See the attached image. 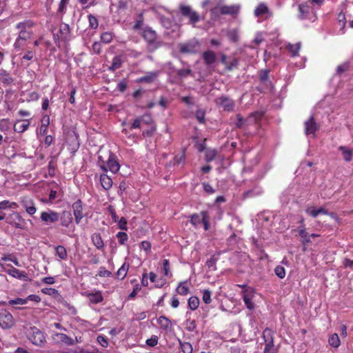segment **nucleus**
Masks as SVG:
<instances>
[{
    "label": "nucleus",
    "instance_id": "1",
    "mask_svg": "<svg viewBox=\"0 0 353 353\" xmlns=\"http://www.w3.org/2000/svg\"><path fill=\"white\" fill-rule=\"evenodd\" d=\"M98 161L99 166L101 169L105 172L108 170L115 174L119 172L120 169V165L117 160V158L114 154L110 151H108V157L107 160H104L103 157L99 155Z\"/></svg>",
    "mask_w": 353,
    "mask_h": 353
},
{
    "label": "nucleus",
    "instance_id": "2",
    "mask_svg": "<svg viewBox=\"0 0 353 353\" xmlns=\"http://www.w3.org/2000/svg\"><path fill=\"white\" fill-rule=\"evenodd\" d=\"M142 36L148 43V48L150 51L157 50L161 45V43L157 39L155 31L149 27H145L143 30Z\"/></svg>",
    "mask_w": 353,
    "mask_h": 353
},
{
    "label": "nucleus",
    "instance_id": "3",
    "mask_svg": "<svg viewBox=\"0 0 353 353\" xmlns=\"http://www.w3.org/2000/svg\"><path fill=\"white\" fill-rule=\"evenodd\" d=\"M240 6L239 5L217 6L211 10V14L216 17L219 14L236 15L239 13Z\"/></svg>",
    "mask_w": 353,
    "mask_h": 353
},
{
    "label": "nucleus",
    "instance_id": "4",
    "mask_svg": "<svg viewBox=\"0 0 353 353\" xmlns=\"http://www.w3.org/2000/svg\"><path fill=\"white\" fill-rule=\"evenodd\" d=\"M28 339L35 345L41 346L46 342L43 332L36 327H31L27 331Z\"/></svg>",
    "mask_w": 353,
    "mask_h": 353
},
{
    "label": "nucleus",
    "instance_id": "5",
    "mask_svg": "<svg viewBox=\"0 0 353 353\" xmlns=\"http://www.w3.org/2000/svg\"><path fill=\"white\" fill-rule=\"evenodd\" d=\"M242 298L246 307L250 310H254L256 305L254 299L256 294L255 290L251 287L243 285Z\"/></svg>",
    "mask_w": 353,
    "mask_h": 353
},
{
    "label": "nucleus",
    "instance_id": "6",
    "mask_svg": "<svg viewBox=\"0 0 353 353\" xmlns=\"http://www.w3.org/2000/svg\"><path fill=\"white\" fill-rule=\"evenodd\" d=\"M15 321L10 312L6 309H0V327L3 330L10 329L14 326Z\"/></svg>",
    "mask_w": 353,
    "mask_h": 353
},
{
    "label": "nucleus",
    "instance_id": "7",
    "mask_svg": "<svg viewBox=\"0 0 353 353\" xmlns=\"http://www.w3.org/2000/svg\"><path fill=\"white\" fill-rule=\"evenodd\" d=\"M181 14L189 19V23L193 26L196 23L200 21L199 14L194 11L190 6L185 5H181L179 7Z\"/></svg>",
    "mask_w": 353,
    "mask_h": 353
},
{
    "label": "nucleus",
    "instance_id": "8",
    "mask_svg": "<svg viewBox=\"0 0 353 353\" xmlns=\"http://www.w3.org/2000/svg\"><path fill=\"white\" fill-rule=\"evenodd\" d=\"M9 224L13 227L26 230H27V221L17 212L11 213L9 216Z\"/></svg>",
    "mask_w": 353,
    "mask_h": 353
},
{
    "label": "nucleus",
    "instance_id": "9",
    "mask_svg": "<svg viewBox=\"0 0 353 353\" xmlns=\"http://www.w3.org/2000/svg\"><path fill=\"white\" fill-rule=\"evenodd\" d=\"M254 14L256 17L263 20L268 19L273 16V12L268 8L266 3H260L254 9Z\"/></svg>",
    "mask_w": 353,
    "mask_h": 353
},
{
    "label": "nucleus",
    "instance_id": "10",
    "mask_svg": "<svg viewBox=\"0 0 353 353\" xmlns=\"http://www.w3.org/2000/svg\"><path fill=\"white\" fill-rule=\"evenodd\" d=\"M181 52L184 54H194L199 52L200 44L197 41H191L188 43H180L179 46Z\"/></svg>",
    "mask_w": 353,
    "mask_h": 353
},
{
    "label": "nucleus",
    "instance_id": "11",
    "mask_svg": "<svg viewBox=\"0 0 353 353\" xmlns=\"http://www.w3.org/2000/svg\"><path fill=\"white\" fill-rule=\"evenodd\" d=\"M59 219V214L52 210L42 212L41 213V220L46 225H50L56 223Z\"/></svg>",
    "mask_w": 353,
    "mask_h": 353
},
{
    "label": "nucleus",
    "instance_id": "12",
    "mask_svg": "<svg viewBox=\"0 0 353 353\" xmlns=\"http://www.w3.org/2000/svg\"><path fill=\"white\" fill-rule=\"evenodd\" d=\"M263 338L265 343L264 353H275L273 344L272 331L270 329L266 328L263 332Z\"/></svg>",
    "mask_w": 353,
    "mask_h": 353
},
{
    "label": "nucleus",
    "instance_id": "13",
    "mask_svg": "<svg viewBox=\"0 0 353 353\" xmlns=\"http://www.w3.org/2000/svg\"><path fill=\"white\" fill-rule=\"evenodd\" d=\"M34 25L35 23L33 21L28 19L18 23L16 25V28L18 30V33L33 34Z\"/></svg>",
    "mask_w": 353,
    "mask_h": 353
},
{
    "label": "nucleus",
    "instance_id": "14",
    "mask_svg": "<svg viewBox=\"0 0 353 353\" xmlns=\"http://www.w3.org/2000/svg\"><path fill=\"white\" fill-rule=\"evenodd\" d=\"M305 134L307 137L314 138L316 130L319 129V126L314 120L313 116H311L308 120L305 121Z\"/></svg>",
    "mask_w": 353,
    "mask_h": 353
},
{
    "label": "nucleus",
    "instance_id": "15",
    "mask_svg": "<svg viewBox=\"0 0 353 353\" xmlns=\"http://www.w3.org/2000/svg\"><path fill=\"white\" fill-rule=\"evenodd\" d=\"M33 34H23L21 33H18V36L17 39H15V41L14 43V48L16 50H21L24 47H26L28 43V41L32 38Z\"/></svg>",
    "mask_w": 353,
    "mask_h": 353
},
{
    "label": "nucleus",
    "instance_id": "16",
    "mask_svg": "<svg viewBox=\"0 0 353 353\" xmlns=\"http://www.w3.org/2000/svg\"><path fill=\"white\" fill-rule=\"evenodd\" d=\"M53 341L57 343H61L66 345H72L74 342L72 338L63 333L54 332L52 335Z\"/></svg>",
    "mask_w": 353,
    "mask_h": 353
},
{
    "label": "nucleus",
    "instance_id": "17",
    "mask_svg": "<svg viewBox=\"0 0 353 353\" xmlns=\"http://www.w3.org/2000/svg\"><path fill=\"white\" fill-rule=\"evenodd\" d=\"M10 269L6 270V272L11 276L19 280L27 281L29 280L27 273L23 271H21L15 268H13L11 265H8Z\"/></svg>",
    "mask_w": 353,
    "mask_h": 353
},
{
    "label": "nucleus",
    "instance_id": "18",
    "mask_svg": "<svg viewBox=\"0 0 353 353\" xmlns=\"http://www.w3.org/2000/svg\"><path fill=\"white\" fill-rule=\"evenodd\" d=\"M73 213L75 218V222L79 224L83 217V205L81 200H77L72 204Z\"/></svg>",
    "mask_w": 353,
    "mask_h": 353
},
{
    "label": "nucleus",
    "instance_id": "19",
    "mask_svg": "<svg viewBox=\"0 0 353 353\" xmlns=\"http://www.w3.org/2000/svg\"><path fill=\"white\" fill-rule=\"evenodd\" d=\"M216 103L225 111H232L234 107V101L226 97H221L216 99Z\"/></svg>",
    "mask_w": 353,
    "mask_h": 353
},
{
    "label": "nucleus",
    "instance_id": "20",
    "mask_svg": "<svg viewBox=\"0 0 353 353\" xmlns=\"http://www.w3.org/2000/svg\"><path fill=\"white\" fill-rule=\"evenodd\" d=\"M88 297L90 302L93 304H97L103 301V297L101 291H94L93 292H85L84 294Z\"/></svg>",
    "mask_w": 353,
    "mask_h": 353
},
{
    "label": "nucleus",
    "instance_id": "21",
    "mask_svg": "<svg viewBox=\"0 0 353 353\" xmlns=\"http://www.w3.org/2000/svg\"><path fill=\"white\" fill-rule=\"evenodd\" d=\"M159 71H152L147 72L146 74L143 77H141L139 78L137 80V82L138 83H152L159 76Z\"/></svg>",
    "mask_w": 353,
    "mask_h": 353
},
{
    "label": "nucleus",
    "instance_id": "22",
    "mask_svg": "<svg viewBox=\"0 0 353 353\" xmlns=\"http://www.w3.org/2000/svg\"><path fill=\"white\" fill-rule=\"evenodd\" d=\"M59 219L61 225L65 228H69L73 220L72 215L69 211H63L61 216H59Z\"/></svg>",
    "mask_w": 353,
    "mask_h": 353
},
{
    "label": "nucleus",
    "instance_id": "23",
    "mask_svg": "<svg viewBox=\"0 0 353 353\" xmlns=\"http://www.w3.org/2000/svg\"><path fill=\"white\" fill-rule=\"evenodd\" d=\"M203 59L204 60L205 63L210 67L216 61V55L212 50H207L203 54Z\"/></svg>",
    "mask_w": 353,
    "mask_h": 353
},
{
    "label": "nucleus",
    "instance_id": "24",
    "mask_svg": "<svg viewBox=\"0 0 353 353\" xmlns=\"http://www.w3.org/2000/svg\"><path fill=\"white\" fill-rule=\"evenodd\" d=\"M30 125V121L28 119L19 120L14 125V130L18 133L25 132Z\"/></svg>",
    "mask_w": 353,
    "mask_h": 353
},
{
    "label": "nucleus",
    "instance_id": "25",
    "mask_svg": "<svg viewBox=\"0 0 353 353\" xmlns=\"http://www.w3.org/2000/svg\"><path fill=\"white\" fill-rule=\"evenodd\" d=\"M298 232L299 236H301L302 244L305 246L309 243H310V235L306 232L305 228L303 227H299L298 229Z\"/></svg>",
    "mask_w": 353,
    "mask_h": 353
},
{
    "label": "nucleus",
    "instance_id": "26",
    "mask_svg": "<svg viewBox=\"0 0 353 353\" xmlns=\"http://www.w3.org/2000/svg\"><path fill=\"white\" fill-rule=\"evenodd\" d=\"M91 239L92 243L97 249L102 250L104 248V243L99 233H94L91 236Z\"/></svg>",
    "mask_w": 353,
    "mask_h": 353
},
{
    "label": "nucleus",
    "instance_id": "27",
    "mask_svg": "<svg viewBox=\"0 0 353 353\" xmlns=\"http://www.w3.org/2000/svg\"><path fill=\"white\" fill-rule=\"evenodd\" d=\"M299 14V18L301 19H306L310 13V8L307 3L299 4L298 6Z\"/></svg>",
    "mask_w": 353,
    "mask_h": 353
},
{
    "label": "nucleus",
    "instance_id": "28",
    "mask_svg": "<svg viewBox=\"0 0 353 353\" xmlns=\"http://www.w3.org/2000/svg\"><path fill=\"white\" fill-rule=\"evenodd\" d=\"M50 124V117L45 115L41 120V125L39 128V134L43 136L47 133L48 128Z\"/></svg>",
    "mask_w": 353,
    "mask_h": 353
},
{
    "label": "nucleus",
    "instance_id": "29",
    "mask_svg": "<svg viewBox=\"0 0 353 353\" xmlns=\"http://www.w3.org/2000/svg\"><path fill=\"white\" fill-rule=\"evenodd\" d=\"M100 181L102 187L105 190H109L112 185V179L107 174H103L100 176Z\"/></svg>",
    "mask_w": 353,
    "mask_h": 353
},
{
    "label": "nucleus",
    "instance_id": "30",
    "mask_svg": "<svg viewBox=\"0 0 353 353\" xmlns=\"http://www.w3.org/2000/svg\"><path fill=\"white\" fill-rule=\"evenodd\" d=\"M339 150L342 152L343 158L346 161H350L353 156V151L352 149L347 148L345 146H340Z\"/></svg>",
    "mask_w": 353,
    "mask_h": 353
},
{
    "label": "nucleus",
    "instance_id": "31",
    "mask_svg": "<svg viewBox=\"0 0 353 353\" xmlns=\"http://www.w3.org/2000/svg\"><path fill=\"white\" fill-rule=\"evenodd\" d=\"M301 43H296L295 44L288 43L287 45V49L291 53L292 57L299 56V52L301 49Z\"/></svg>",
    "mask_w": 353,
    "mask_h": 353
},
{
    "label": "nucleus",
    "instance_id": "32",
    "mask_svg": "<svg viewBox=\"0 0 353 353\" xmlns=\"http://www.w3.org/2000/svg\"><path fill=\"white\" fill-rule=\"evenodd\" d=\"M176 292L183 296L188 294L189 292V285L188 281L181 282L176 288Z\"/></svg>",
    "mask_w": 353,
    "mask_h": 353
},
{
    "label": "nucleus",
    "instance_id": "33",
    "mask_svg": "<svg viewBox=\"0 0 353 353\" xmlns=\"http://www.w3.org/2000/svg\"><path fill=\"white\" fill-rule=\"evenodd\" d=\"M56 255L61 260H65L68 256V252L65 247L63 245H57L55 247Z\"/></svg>",
    "mask_w": 353,
    "mask_h": 353
},
{
    "label": "nucleus",
    "instance_id": "34",
    "mask_svg": "<svg viewBox=\"0 0 353 353\" xmlns=\"http://www.w3.org/2000/svg\"><path fill=\"white\" fill-rule=\"evenodd\" d=\"M328 343L330 346L334 348L339 347L341 345V341L339 335L336 333L332 334L328 339Z\"/></svg>",
    "mask_w": 353,
    "mask_h": 353
},
{
    "label": "nucleus",
    "instance_id": "35",
    "mask_svg": "<svg viewBox=\"0 0 353 353\" xmlns=\"http://www.w3.org/2000/svg\"><path fill=\"white\" fill-rule=\"evenodd\" d=\"M128 269L129 264L124 263L117 272V277L121 280H123L126 276Z\"/></svg>",
    "mask_w": 353,
    "mask_h": 353
},
{
    "label": "nucleus",
    "instance_id": "36",
    "mask_svg": "<svg viewBox=\"0 0 353 353\" xmlns=\"http://www.w3.org/2000/svg\"><path fill=\"white\" fill-rule=\"evenodd\" d=\"M18 208V204L15 202H11L8 200H4L0 202V210L6 209H16Z\"/></svg>",
    "mask_w": 353,
    "mask_h": 353
},
{
    "label": "nucleus",
    "instance_id": "37",
    "mask_svg": "<svg viewBox=\"0 0 353 353\" xmlns=\"http://www.w3.org/2000/svg\"><path fill=\"white\" fill-rule=\"evenodd\" d=\"M188 304V307L191 310H195L198 308V307L199 305V299L198 297L192 296L189 298Z\"/></svg>",
    "mask_w": 353,
    "mask_h": 353
},
{
    "label": "nucleus",
    "instance_id": "38",
    "mask_svg": "<svg viewBox=\"0 0 353 353\" xmlns=\"http://www.w3.org/2000/svg\"><path fill=\"white\" fill-rule=\"evenodd\" d=\"M158 324L165 330L169 329L171 327L170 321L165 316H161L157 320Z\"/></svg>",
    "mask_w": 353,
    "mask_h": 353
},
{
    "label": "nucleus",
    "instance_id": "39",
    "mask_svg": "<svg viewBox=\"0 0 353 353\" xmlns=\"http://www.w3.org/2000/svg\"><path fill=\"white\" fill-rule=\"evenodd\" d=\"M305 212L313 218H316L319 215V208L313 205H307L305 208Z\"/></svg>",
    "mask_w": 353,
    "mask_h": 353
},
{
    "label": "nucleus",
    "instance_id": "40",
    "mask_svg": "<svg viewBox=\"0 0 353 353\" xmlns=\"http://www.w3.org/2000/svg\"><path fill=\"white\" fill-rule=\"evenodd\" d=\"M217 155V151L215 149H207L205 150V161L210 162L213 161Z\"/></svg>",
    "mask_w": 353,
    "mask_h": 353
},
{
    "label": "nucleus",
    "instance_id": "41",
    "mask_svg": "<svg viewBox=\"0 0 353 353\" xmlns=\"http://www.w3.org/2000/svg\"><path fill=\"white\" fill-rule=\"evenodd\" d=\"M202 221L203 216L201 215V212L199 214H194L191 216L190 222L195 227H198Z\"/></svg>",
    "mask_w": 353,
    "mask_h": 353
},
{
    "label": "nucleus",
    "instance_id": "42",
    "mask_svg": "<svg viewBox=\"0 0 353 353\" xmlns=\"http://www.w3.org/2000/svg\"><path fill=\"white\" fill-rule=\"evenodd\" d=\"M122 65V61L119 57H114L111 66L110 67V70H115L121 68Z\"/></svg>",
    "mask_w": 353,
    "mask_h": 353
},
{
    "label": "nucleus",
    "instance_id": "43",
    "mask_svg": "<svg viewBox=\"0 0 353 353\" xmlns=\"http://www.w3.org/2000/svg\"><path fill=\"white\" fill-rule=\"evenodd\" d=\"M163 274L165 276H171L172 274L170 272V263L168 259H164L163 261Z\"/></svg>",
    "mask_w": 353,
    "mask_h": 353
},
{
    "label": "nucleus",
    "instance_id": "44",
    "mask_svg": "<svg viewBox=\"0 0 353 353\" xmlns=\"http://www.w3.org/2000/svg\"><path fill=\"white\" fill-rule=\"evenodd\" d=\"M201 215L203 216L202 223L203 224L204 230L207 231L210 228L209 216L205 211H202Z\"/></svg>",
    "mask_w": 353,
    "mask_h": 353
},
{
    "label": "nucleus",
    "instance_id": "45",
    "mask_svg": "<svg viewBox=\"0 0 353 353\" xmlns=\"http://www.w3.org/2000/svg\"><path fill=\"white\" fill-rule=\"evenodd\" d=\"M181 351L183 353H192V346L188 342L180 343Z\"/></svg>",
    "mask_w": 353,
    "mask_h": 353
},
{
    "label": "nucleus",
    "instance_id": "46",
    "mask_svg": "<svg viewBox=\"0 0 353 353\" xmlns=\"http://www.w3.org/2000/svg\"><path fill=\"white\" fill-rule=\"evenodd\" d=\"M275 274L280 279H283L285 276V268L281 265H277L274 269Z\"/></svg>",
    "mask_w": 353,
    "mask_h": 353
},
{
    "label": "nucleus",
    "instance_id": "47",
    "mask_svg": "<svg viewBox=\"0 0 353 353\" xmlns=\"http://www.w3.org/2000/svg\"><path fill=\"white\" fill-rule=\"evenodd\" d=\"M1 259L5 261H11L17 266H21L17 259L16 257L12 256L11 254L5 255L1 258Z\"/></svg>",
    "mask_w": 353,
    "mask_h": 353
},
{
    "label": "nucleus",
    "instance_id": "48",
    "mask_svg": "<svg viewBox=\"0 0 353 353\" xmlns=\"http://www.w3.org/2000/svg\"><path fill=\"white\" fill-rule=\"evenodd\" d=\"M211 295L212 293L209 290H204L203 291L202 299L205 303L209 304L211 303Z\"/></svg>",
    "mask_w": 353,
    "mask_h": 353
},
{
    "label": "nucleus",
    "instance_id": "49",
    "mask_svg": "<svg viewBox=\"0 0 353 353\" xmlns=\"http://www.w3.org/2000/svg\"><path fill=\"white\" fill-rule=\"evenodd\" d=\"M27 303V299H21V298H17L14 299H10L8 301V304L10 305H25Z\"/></svg>",
    "mask_w": 353,
    "mask_h": 353
},
{
    "label": "nucleus",
    "instance_id": "50",
    "mask_svg": "<svg viewBox=\"0 0 353 353\" xmlns=\"http://www.w3.org/2000/svg\"><path fill=\"white\" fill-rule=\"evenodd\" d=\"M23 206L25 208L26 212L30 215H33L37 212L36 207L32 204L30 206H27V203L21 201Z\"/></svg>",
    "mask_w": 353,
    "mask_h": 353
},
{
    "label": "nucleus",
    "instance_id": "51",
    "mask_svg": "<svg viewBox=\"0 0 353 353\" xmlns=\"http://www.w3.org/2000/svg\"><path fill=\"white\" fill-rule=\"evenodd\" d=\"M88 21H89V24H90V28L95 29L98 27V25H99L98 19L94 16H93L92 14H89L88 15Z\"/></svg>",
    "mask_w": 353,
    "mask_h": 353
},
{
    "label": "nucleus",
    "instance_id": "52",
    "mask_svg": "<svg viewBox=\"0 0 353 353\" xmlns=\"http://www.w3.org/2000/svg\"><path fill=\"white\" fill-rule=\"evenodd\" d=\"M117 236L118 238L119 242L123 245L125 244L128 239V234L123 232H118Z\"/></svg>",
    "mask_w": 353,
    "mask_h": 353
},
{
    "label": "nucleus",
    "instance_id": "53",
    "mask_svg": "<svg viewBox=\"0 0 353 353\" xmlns=\"http://www.w3.org/2000/svg\"><path fill=\"white\" fill-rule=\"evenodd\" d=\"M112 39V34L110 32H103L101 36V40L102 42L108 43Z\"/></svg>",
    "mask_w": 353,
    "mask_h": 353
},
{
    "label": "nucleus",
    "instance_id": "54",
    "mask_svg": "<svg viewBox=\"0 0 353 353\" xmlns=\"http://www.w3.org/2000/svg\"><path fill=\"white\" fill-rule=\"evenodd\" d=\"M158 341V337L155 335H152L150 339L146 340V344L150 347H154L157 345Z\"/></svg>",
    "mask_w": 353,
    "mask_h": 353
},
{
    "label": "nucleus",
    "instance_id": "55",
    "mask_svg": "<svg viewBox=\"0 0 353 353\" xmlns=\"http://www.w3.org/2000/svg\"><path fill=\"white\" fill-rule=\"evenodd\" d=\"M35 57V52L33 50H28L22 57V60L30 61Z\"/></svg>",
    "mask_w": 353,
    "mask_h": 353
},
{
    "label": "nucleus",
    "instance_id": "56",
    "mask_svg": "<svg viewBox=\"0 0 353 353\" xmlns=\"http://www.w3.org/2000/svg\"><path fill=\"white\" fill-rule=\"evenodd\" d=\"M97 341L103 347H106L108 345V339L102 335L98 336Z\"/></svg>",
    "mask_w": 353,
    "mask_h": 353
},
{
    "label": "nucleus",
    "instance_id": "57",
    "mask_svg": "<svg viewBox=\"0 0 353 353\" xmlns=\"http://www.w3.org/2000/svg\"><path fill=\"white\" fill-rule=\"evenodd\" d=\"M112 273L107 270L104 267H101L98 272V275L101 277H109Z\"/></svg>",
    "mask_w": 353,
    "mask_h": 353
},
{
    "label": "nucleus",
    "instance_id": "58",
    "mask_svg": "<svg viewBox=\"0 0 353 353\" xmlns=\"http://www.w3.org/2000/svg\"><path fill=\"white\" fill-rule=\"evenodd\" d=\"M185 326L188 331H193L196 328V323L194 320L188 319L185 322Z\"/></svg>",
    "mask_w": 353,
    "mask_h": 353
},
{
    "label": "nucleus",
    "instance_id": "59",
    "mask_svg": "<svg viewBox=\"0 0 353 353\" xmlns=\"http://www.w3.org/2000/svg\"><path fill=\"white\" fill-rule=\"evenodd\" d=\"M196 118L201 123L205 121V112L202 110H198L196 112Z\"/></svg>",
    "mask_w": 353,
    "mask_h": 353
},
{
    "label": "nucleus",
    "instance_id": "60",
    "mask_svg": "<svg viewBox=\"0 0 353 353\" xmlns=\"http://www.w3.org/2000/svg\"><path fill=\"white\" fill-rule=\"evenodd\" d=\"M349 68V63L347 62L343 63L341 65H339L336 68V72L339 74H342L345 71H346Z\"/></svg>",
    "mask_w": 353,
    "mask_h": 353
},
{
    "label": "nucleus",
    "instance_id": "61",
    "mask_svg": "<svg viewBox=\"0 0 353 353\" xmlns=\"http://www.w3.org/2000/svg\"><path fill=\"white\" fill-rule=\"evenodd\" d=\"M238 64H239L238 59L234 58L230 62H228V65H227L225 68L228 70H232V69L236 68L238 65Z\"/></svg>",
    "mask_w": 353,
    "mask_h": 353
},
{
    "label": "nucleus",
    "instance_id": "62",
    "mask_svg": "<svg viewBox=\"0 0 353 353\" xmlns=\"http://www.w3.org/2000/svg\"><path fill=\"white\" fill-rule=\"evenodd\" d=\"M141 286L139 284H137L132 290V292L129 294L128 299H133L137 296V293L141 290Z\"/></svg>",
    "mask_w": 353,
    "mask_h": 353
},
{
    "label": "nucleus",
    "instance_id": "63",
    "mask_svg": "<svg viewBox=\"0 0 353 353\" xmlns=\"http://www.w3.org/2000/svg\"><path fill=\"white\" fill-rule=\"evenodd\" d=\"M139 118L141 119V123H143L150 124L152 121V117L149 114H145Z\"/></svg>",
    "mask_w": 353,
    "mask_h": 353
},
{
    "label": "nucleus",
    "instance_id": "64",
    "mask_svg": "<svg viewBox=\"0 0 353 353\" xmlns=\"http://www.w3.org/2000/svg\"><path fill=\"white\" fill-rule=\"evenodd\" d=\"M68 353H91V352L88 350L83 349L80 347H77L74 349L70 350Z\"/></svg>",
    "mask_w": 353,
    "mask_h": 353
}]
</instances>
